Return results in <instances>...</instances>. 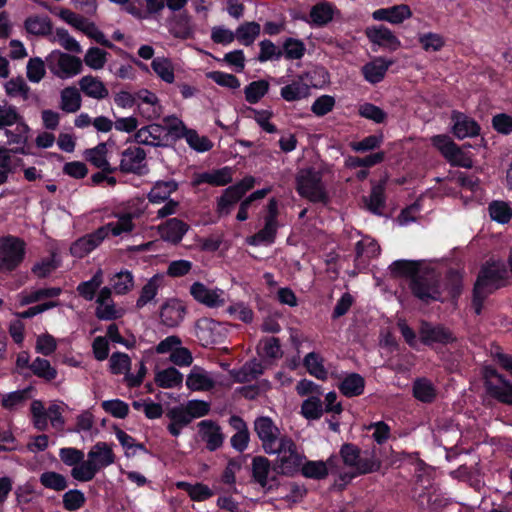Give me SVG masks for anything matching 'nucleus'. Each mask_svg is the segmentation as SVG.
<instances>
[{
	"label": "nucleus",
	"mask_w": 512,
	"mask_h": 512,
	"mask_svg": "<svg viewBox=\"0 0 512 512\" xmlns=\"http://www.w3.org/2000/svg\"><path fill=\"white\" fill-rule=\"evenodd\" d=\"M339 456L346 467L354 469L353 473L341 475L343 481L378 472L382 467V461L377 456L376 447H373L371 451H362L356 444L344 443L340 447Z\"/></svg>",
	"instance_id": "nucleus-1"
},
{
	"label": "nucleus",
	"mask_w": 512,
	"mask_h": 512,
	"mask_svg": "<svg viewBox=\"0 0 512 512\" xmlns=\"http://www.w3.org/2000/svg\"><path fill=\"white\" fill-rule=\"evenodd\" d=\"M506 273L502 262H487L481 267L473 288L472 308L475 314L482 312L485 299L503 285Z\"/></svg>",
	"instance_id": "nucleus-2"
},
{
	"label": "nucleus",
	"mask_w": 512,
	"mask_h": 512,
	"mask_svg": "<svg viewBox=\"0 0 512 512\" xmlns=\"http://www.w3.org/2000/svg\"><path fill=\"white\" fill-rule=\"evenodd\" d=\"M298 193L314 203L328 202V194L322 182V175L314 169H301L296 176Z\"/></svg>",
	"instance_id": "nucleus-3"
},
{
	"label": "nucleus",
	"mask_w": 512,
	"mask_h": 512,
	"mask_svg": "<svg viewBox=\"0 0 512 512\" xmlns=\"http://www.w3.org/2000/svg\"><path fill=\"white\" fill-rule=\"evenodd\" d=\"M410 288L424 302L438 300L440 297L439 278L433 269H421L411 280Z\"/></svg>",
	"instance_id": "nucleus-4"
},
{
	"label": "nucleus",
	"mask_w": 512,
	"mask_h": 512,
	"mask_svg": "<svg viewBox=\"0 0 512 512\" xmlns=\"http://www.w3.org/2000/svg\"><path fill=\"white\" fill-rule=\"evenodd\" d=\"M25 242L14 236L0 238V272L14 270L24 259Z\"/></svg>",
	"instance_id": "nucleus-5"
},
{
	"label": "nucleus",
	"mask_w": 512,
	"mask_h": 512,
	"mask_svg": "<svg viewBox=\"0 0 512 512\" xmlns=\"http://www.w3.org/2000/svg\"><path fill=\"white\" fill-rule=\"evenodd\" d=\"M49 70L58 78L66 79L79 74L82 69V60L76 56L59 50L52 51L46 57Z\"/></svg>",
	"instance_id": "nucleus-6"
},
{
	"label": "nucleus",
	"mask_w": 512,
	"mask_h": 512,
	"mask_svg": "<svg viewBox=\"0 0 512 512\" xmlns=\"http://www.w3.org/2000/svg\"><path fill=\"white\" fill-rule=\"evenodd\" d=\"M251 480L265 492H271L279 486L277 474L271 475V462L265 456H254L252 458Z\"/></svg>",
	"instance_id": "nucleus-7"
},
{
	"label": "nucleus",
	"mask_w": 512,
	"mask_h": 512,
	"mask_svg": "<svg viewBox=\"0 0 512 512\" xmlns=\"http://www.w3.org/2000/svg\"><path fill=\"white\" fill-rule=\"evenodd\" d=\"M255 179L252 176H246L239 183L228 187L218 201V212L222 215L230 213V207L235 204L251 188H253Z\"/></svg>",
	"instance_id": "nucleus-8"
},
{
	"label": "nucleus",
	"mask_w": 512,
	"mask_h": 512,
	"mask_svg": "<svg viewBox=\"0 0 512 512\" xmlns=\"http://www.w3.org/2000/svg\"><path fill=\"white\" fill-rule=\"evenodd\" d=\"M29 127L25 121L18 122L12 127H0V148L8 149L7 146L17 145L16 148H23L28 142Z\"/></svg>",
	"instance_id": "nucleus-9"
},
{
	"label": "nucleus",
	"mask_w": 512,
	"mask_h": 512,
	"mask_svg": "<svg viewBox=\"0 0 512 512\" xmlns=\"http://www.w3.org/2000/svg\"><path fill=\"white\" fill-rule=\"evenodd\" d=\"M146 152L140 147H129L122 152L120 170L124 173L142 174L146 168Z\"/></svg>",
	"instance_id": "nucleus-10"
},
{
	"label": "nucleus",
	"mask_w": 512,
	"mask_h": 512,
	"mask_svg": "<svg viewBox=\"0 0 512 512\" xmlns=\"http://www.w3.org/2000/svg\"><path fill=\"white\" fill-rule=\"evenodd\" d=\"M420 339L425 345L434 343L448 344L455 340L452 332L440 325H432L429 322L422 321L419 329Z\"/></svg>",
	"instance_id": "nucleus-11"
},
{
	"label": "nucleus",
	"mask_w": 512,
	"mask_h": 512,
	"mask_svg": "<svg viewBox=\"0 0 512 512\" xmlns=\"http://www.w3.org/2000/svg\"><path fill=\"white\" fill-rule=\"evenodd\" d=\"M199 435L206 443V448L213 452L219 449L224 441V435L218 424L212 420H203L198 424Z\"/></svg>",
	"instance_id": "nucleus-12"
},
{
	"label": "nucleus",
	"mask_w": 512,
	"mask_h": 512,
	"mask_svg": "<svg viewBox=\"0 0 512 512\" xmlns=\"http://www.w3.org/2000/svg\"><path fill=\"white\" fill-rule=\"evenodd\" d=\"M166 138L165 127L156 123L142 127L135 133V141L137 143L155 147L166 146L163 143V140Z\"/></svg>",
	"instance_id": "nucleus-13"
},
{
	"label": "nucleus",
	"mask_w": 512,
	"mask_h": 512,
	"mask_svg": "<svg viewBox=\"0 0 512 512\" xmlns=\"http://www.w3.org/2000/svg\"><path fill=\"white\" fill-rule=\"evenodd\" d=\"M190 293L196 301L208 307H219L224 305V299L221 297L223 291L219 289H209L203 283H193L190 287Z\"/></svg>",
	"instance_id": "nucleus-14"
},
{
	"label": "nucleus",
	"mask_w": 512,
	"mask_h": 512,
	"mask_svg": "<svg viewBox=\"0 0 512 512\" xmlns=\"http://www.w3.org/2000/svg\"><path fill=\"white\" fill-rule=\"evenodd\" d=\"M254 426L265 451H268V448L272 449L280 436V430L273 423L272 418H256Z\"/></svg>",
	"instance_id": "nucleus-15"
},
{
	"label": "nucleus",
	"mask_w": 512,
	"mask_h": 512,
	"mask_svg": "<svg viewBox=\"0 0 512 512\" xmlns=\"http://www.w3.org/2000/svg\"><path fill=\"white\" fill-rule=\"evenodd\" d=\"M186 314L185 306L178 300H169L161 306V323L169 328L177 327Z\"/></svg>",
	"instance_id": "nucleus-16"
},
{
	"label": "nucleus",
	"mask_w": 512,
	"mask_h": 512,
	"mask_svg": "<svg viewBox=\"0 0 512 512\" xmlns=\"http://www.w3.org/2000/svg\"><path fill=\"white\" fill-rule=\"evenodd\" d=\"M87 459L90 460L95 467L100 471L112 465L115 462L116 456L112 447L107 442H97L88 452Z\"/></svg>",
	"instance_id": "nucleus-17"
},
{
	"label": "nucleus",
	"mask_w": 512,
	"mask_h": 512,
	"mask_svg": "<svg viewBox=\"0 0 512 512\" xmlns=\"http://www.w3.org/2000/svg\"><path fill=\"white\" fill-rule=\"evenodd\" d=\"M105 239V231L97 229L95 232L86 235L73 243L71 253L78 258H82L94 250Z\"/></svg>",
	"instance_id": "nucleus-18"
},
{
	"label": "nucleus",
	"mask_w": 512,
	"mask_h": 512,
	"mask_svg": "<svg viewBox=\"0 0 512 512\" xmlns=\"http://www.w3.org/2000/svg\"><path fill=\"white\" fill-rule=\"evenodd\" d=\"M452 121H453V134L458 139H464L467 137H474L479 134L480 127L479 125L468 116L459 113L454 112L452 114Z\"/></svg>",
	"instance_id": "nucleus-19"
},
{
	"label": "nucleus",
	"mask_w": 512,
	"mask_h": 512,
	"mask_svg": "<svg viewBox=\"0 0 512 512\" xmlns=\"http://www.w3.org/2000/svg\"><path fill=\"white\" fill-rule=\"evenodd\" d=\"M189 226L178 218H171L160 226L161 237L171 243H179L185 233L188 231Z\"/></svg>",
	"instance_id": "nucleus-20"
},
{
	"label": "nucleus",
	"mask_w": 512,
	"mask_h": 512,
	"mask_svg": "<svg viewBox=\"0 0 512 512\" xmlns=\"http://www.w3.org/2000/svg\"><path fill=\"white\" fill-rule=\"evenodd\" d=\"M186 385L191 390L206 391L214 387L215 381L207 371L194 366L186 379Z\"/></svg>",
	"instance_id": "nucleus-21"
},
{
	"label": "nucleus",
	"mask_w": 512,
	"mask_h": 512,
	"mask_svg": "<svg viewBox=\"0 0 512 512\" xmlns=\"http://www.w3.org/2000/svg\"><path fill=\"white\" fill-rule=\"evenodd\" d=\"M176 487L185 491L190 499L195 502L206 501L214 496V491L202 482L192 484L186 481H178Z\"/></svg>",
	"instance_id": "nucleus-22"
},
{
	"label": "nucleus",
	"mask_w": 512,
	"mask_h": 512,
	"mask_svg": "<svg viewBox=\"0 0 512 512\" xmlns=\"http://www.w3.org/2000/svg\"><path fill=\"white\" fill-rule=\"evenodd\" d=\"M278 468H273L276 474L293 475L302 465V456L297 452V448L290 450L287 454L278 456Z\"/></svg>",
	"instance_id": "nucleus-23"
},
{
	"label": "nucleus",
	"mask_w": 512,
	"mask_h": 512,
	"mask_svg": "<svg viewBox=\"0 0 512 512\" xmlns=\"http://www.w3.org/2000/svg\"><path fill=\"white\" fill-rule=\"evenodd\" d=\"M217 324L207 318L200 319L196 322V337L203 346L213 345L217 342Z\"/></svg>",
	"instance_id": "nucleus-24"
},
{
	"label": "nucleus",
	"mask_w": 512,
	"mask_h": 512,
	"mask_svg": "<svg viewBox=\"0 0 512 512\" xmlns=\"http://www.w3.org/2000/svg\"><path fill=\"white\" fill-rule=\"evenodd\" d=\"M230 424L237 429V432L231 437V446L238 452H243L249 443L250 434L243 418H229Z\"/></svg>",
	"instance_id": "nucleus-25"
},
{
	"label": "nucleus",
	"mask_w": 512,
	"mask_h": 512,
	"mask_svg": "<svg viewBox=\"0 0 512 512\" xmlns=\"http://www.w3.org/2000/svg\"><path fill=\"white\" fill-rule=\"evenodd\" d=\"M80 89L89 97L104 99L109 92L102 81L93 76H84L79 81Z\"/></svg>",
	"instance_id": "nucleus-26"
},
{
	"label": "nucleus",
	"mask_w": 512,
	"mask_h": 512,
	"mask_svg": "<svg viewBox=\"0 0 512 512\" xmlns=\"http://www.w3.org/2000/svg\"><path fill=\"white\" fill-rule=\"evenodd\" d=\"M107 146L105 143H100L96 147L86 150L85 158L96 168L101 169L103 172H114L116 168L110 166L106 159Z\"/></svg>",
	"instance_id": "nucleus-27"
},
{
	"label": "nucleus",
	"mask_w": 512,
	"mask_h": 512,
	"mask_svg": "<svg viewBox=\"0 0 512 512\" xmlns=\"http://www.w3.org/2000/svg\"><path fill=\"white\" fill-rule=\"evenodd\" d=\"M392 63V61H385L382 58H378L373 62L367 63L362 68L365 79L370 83L380 82Z\"/></svg>",
	"instance_id": "nucleus-28"
},
{
	"label": "nucleus",
	"mask_w": 512,
	"mask_h": 512,
	"mask_svg": "<svg viewBox=\"0 0 512 512\" xmlns=\"http://www.w3.org/2000/svg\"><path fill=\"white\" fill-rule=\"evenodd\" d=\"M364 387V378L357 373L347 375L338 386L341 393L347 397H354L362 394Z\"/></svg>",
	"instance_id": "nucleus-29"
},
{
	"label": "nucleus",
	"mask_w": 512,
	"mask_h": 512,
	"mask_svg": "<svg viewBox=\"0 0 512 512\" xmlns=\"http://www.w3.org/2000/svg\"><path fill=\"white\" fill-rule=\"evenodd\" d=\"M231 181V169L225 167L213 172L199 174L195 180V184L208 183L215 186H223L230 183Z\"/></svg>",
	"instance_id": "nucleus-30"
},
{
	"label": "nucleus",
	"mask_w": 512,
	"mask_h": 512,
	"mask_svg": "<svg viewBox=\"0 0 512 512\" xmlns=\"http://www.w3.org/2000/svg\"><path fill=\"white\" fill-rule=\"evenodd\" d=\"M369 39L381 46H386L395 50L399 47L400 43L393 33L386 27L380 26L367 32Z\"/></svg>",
	"instance_id": "nucleus-31"
},
{
	"label": "nucleus",
	"mask_w": 512,
	"mask_h": 512,
	"mask_svg": "<svg viewBox=\"0 0 512 512\" xmlns=\"http://www.w3.org/2000/svg\"><path fill=\"white\" fill-rule=\"evenodd\" d=\"M384 190L385 180L373 185L370 195L363 198L367 209L374 214H381V208L385 203Z\"/></svg>",
	"instance_id": "nucleus-32"
},
{
	"label": "nucleus",
	"mask_w": 512,
	"mask_h": 512,
	"mask_svg": "<svg viewBox=\"0 0 512 512\" xmlns=\"http://www.w3.org/2000/svg\"><path fill=\"white\" fill-rule=\"evenodd\" d=\"M334 7L328 2L314 5L310 11L311 22L316 26H324L333 19Z\"/></svg>",
	"instance_id": "nucleus-33"
},
{
	"label": "nucleus",
	"mask_w": 512,
	"mask_h": 512,
	"mask_svg": "<svg viewBox=\"0 0 512 512\" xmlns=\"http://www.w3.org/2000/svg\"><path fill=\"white\" fill-rule=\"evenodd\" d=\"M81 107V95L75 87H67L61 91L60 108L67 113H75Z\"/></svg>",
	"instance_id": "nucleus-34"
},
{
	"label": "nucleus",
	"mask_w": 512,
	"mask_h": 512,
	"mask_svg": "<svg viewBox=\"0 0 512 512\" xmlns=\"http://www.w3.org/2000/svg\"><path fill=\"white\" fill-rule=\"evenodd\" d=\"M420 263L416 261L397 260L393 262L389 269L393 277H411V280L421 270Z\"/></svg>",
	"instance_id": "nucleus-35"
},
{
	"label": "nucleus",
	"mask_w": 512,
	"mask_h": 512,
	"mask_svg": "<svg viewBox=\"0 0 512 512\" xmlns=\"http://www.w3.org/2000/svg\"><path fill=\"white\" fill-rule=\"evenodd\" d=\"M310 87L302 80H297L281 89V96L286 101H296L309 95Z\"/></svg>",
	"instance_id": "nucleus-36"
},
{
	"label": "nucleus",
	"mask_w": 512,
	"mask_h": 512,
	"mask_svg": "<svg viewBox=\"0 0 512 512\" xmlns=\"http://www.w3.org/2000/svg\"><path fill=\"white\" fill-rule=\"evenodd\" d=\"M60 293L61 289L57 287L42 288L29 293L23 292L19 295V302L21 306H25L43 299L56 297Z\"/></svg>",
	"instance_id": "nucleus-37"
},
{
	"label": "nucleus",
	"mask_w": 512,
	"mask_h": 512,
	"mask_svg": "<svg viewBox=\"0 0 512 512\" xmlns=\"http://www.w3.org/2000/svg\"><path fill=\"white\" fill-rule=\"evenodd\" d=\"M134 228V224L132 222L131 214H123L118 217L116 222H110L107 225L100 227L99 229H103L105 231V238L109 233H112L114 236H118L122 233L131 232Z\"/></svg>",
	"instance_id": "nucleus-38"
},
{
	"label": "nucleus",
	"mask_w": 512,
	"mask_h": 512,
	"mask_svg": "<svg viewBox=\"0 0 512 512\" xmlns=\"http://www.w3.org/2000/svg\"><path fill=\"white\" fill-rule=\"evenodd\" d=\"M263 373V366L257 360L247 362L241 369L233 372L234 379L239 383H244L256 379Z\"/></svg>",
	"instance_id": "nucleus-39"
},
{
	"label": "nucleus",
	"mask_w": 512,
	"mask_h": 512,
	"mask_svg": "<svg viewBox=\"0 0 512 512\" xmlns=\"http://www.w3.org/2000/svg\"><path fill=\"white\" fill-rule=\"evenodd\" d=\"M39 482L43 487L58 492L68 487L66 477L55 471H45L40 474Z\"/></svg>",
	"instance_id": "nucleus-40"
},
{
	"label": "nucleus",
	"mask_w": 512,
	"mask_h": 512,
	"mask_svg": "<svg viewBox=\"0 0 512 512\" xmlns=\"http://www.w3.org/2000/svg\"><path fill=\"white\" fill-rule=\"evenodd\" d=\"M277 222L265 220V226L253 236L247 238L250 245L271 244L274 242L277 233Z\"/></svg>",
	"instance_id": "nucleus-41"
},
{
	"label": "nucleus",
	"mask_w": 512,
	"mask_h": 512,
	"mask_svg": "<svg viewBox=\"0 0 512 512\" xmlns=\"http://www.w3.org/2000/svg\"><path fill=\"white\" fill-rule=\"evenodd\" d=\"M260 30V25L257 22H245L237 28L236 39L243 45L249 46L259 36Z\"/></svg>",
	"instance_id": "nucleus-42"
},
{
	"label": "nucleus",
	"mask_w": 512,
	"mask_h": 512,
	"mask_svg": "<svg viewBox=\"0 0 512 512\" xmlns=\"http://www.w3.org/2000/svg\"><path fill=\"white\" fill-rule=\"evenodd\" d=\"M182 381L183 375L174 367L161 370L155 376V382L163 388L177 387Z\"/></svg>",
	"instance_id": "nucleus-43"
},
{
	"label": "nucleus",
	"mask_w": 512,
	"mask_h": 512,
	"mask_svg": "<svg viewBox=\"0 0 512 512\" xmlns=\"http://www.w3.org/2000/svg\"><path fill=\"white\" fill-rule=\"evenodd\" d=\"M25 28L30 34L44 36L51 32L52 25L46 16H33L26 19Z\"/></svg>",
	"instance_id": "nucleus-44"
},
{
	"label": "nucleus",
	"mask_w": 512,
	"mask_h": 512,
	"mask_svg": "<svg viewBox=\"0 0 512 512\" xmlns=\"http://www.w3.org/2000/svg\"><path fill=\"white\" fill-rule=\"evenodd\" d=\"M487 392L500 402L512 405V383L505 378L495 383V385L489 382V390Z\"/></svg>",
	"instance_id": "nucleus-45"
},
{
	"label": "nucleus",
	"mask_w": 512,
	"mask_h": 512,
	"mask_svg": "<svg viewBox=\"0 0 512 512\" xmlns=\"http://www.w3.org/2000/svg\"><path fill=\"white\" fill-rule=\"evenodd\" d=\"M11 153L25 154L26 152L23 148H0V185L6 183L8 175L13 172Z\"/></svg>",
	"instance_id": "nucleus-46"
},
{
	"label": "nucleus",
	"mask_w": 512,
	"mask_h": 512,
	"mask_svg": "<svg viewBox=\"0 0 512 512\" xmlns=\"http://www.w3.org/2000/svg\"><path fill=\"white\" fill-rule=\"evenodd\" d=\"M177 189V184L173 181L157 182L148 194L150 202L158 203L166 200L172 192Z\"/></svg>",
	"instance_id": "nucleus-47"
},
{
	"label": "nucleus",
	"mask_w": 512,
	"mask_h": 512,
	"mask_svg": "<svg viewBox=\"0 0 512 512\" xmlns=\"http://www.w3.org/2000/svg\"><path fill=\"white\" fill-rule=\"evenodd\" d=\"M59 16L65 22L82 31L86 35H88V31H91V27H94L95 25L93 22L88 21L84 17L77 15L69 9H61Z\"/></svg>",
	"instance_id": "nucleus-48"
},
{
	"label": "nucleus",
	"mask_w": 512,
	"mask_h": 512,
	"mask_svg": "<svg viewBox=\"0 0 512 512\" xmlns=\"http://www.w3.org/2000/svg\"><path fill=\"white\" fill-rule=\"evenodd\" d=\"M302 475L309 479L322 480L328 476L327 464L324 461H307L301 469Z\"/></svg>",
	"instance_id": "nucleus-49"
},
{
	"label": "nucleus",
	"mask_w": 512,
	"mask_h": 512,
	"mask_svg": "<svg viewBox=\"0 0 512 512\" xmlns=\"http://www.w3.org/2000/svg\"><path fill=\"white\" fill-rule=\"evenodd\" d=\"M31 388L14 391L4 394L1 400V405L7 410H13L22 406L30 398Z\"/></svg>",
	"instance_id": "nucleus-50"
},
{
	"label": "nucleus",
	"mask_w": 512,
	"mask_h": 512,
	"mask_svg": "<svg viewBox=\"0 0 512 512\" xmlns=\"http://www.w3.org/2000/svg\"><path fill=\"white\" fill-rule=\"evenodd\" d=\"M98 472V468L87 459L72 468L71 476L77 481L88 482L91 481Z\"/></svg>",
	"instance_id": "nucleus-51"
},
{
	"label": "nucleus",
	"mask_w": 512,
	"mask_h": 512,
	"mask_svg": "<svg viewBox=\"0 0 512 512\" xmlns=\"http://www.w3.org/2000/svg\"><path fill=\"white\" fill-rule=\"evenodd\" d=\"M151 67L163 81L167 83L174 81V69L169 59L157 57L152 61Z\"/></svg>",
	"instance_id": "nucleus-52"
},
{
	"label": "nucleus",
	"mask_w": 512,
	"mask_h": 512,
	"mask_svg": "<svg viewBox=\"0 0 512 512\" xmlns=\"http://www.w3.org/2000/svg\"><path fill=\"white\" fill-rule=\"evenodd\" d=\"M5 91L10 97H21L23 100L30 97V87L21 77L10 79L5 84Z\"/></svg>",
	"instance_id": "nucleus-53"
},
{
	"label": "nucleus",
	"mask_w": 512,
	"mask_h": 512,
	"mask_svg": "<svg viewBox=\"0 0 512 512\" xmlns=\"http://www.w3.org/2000/svg\"><path fill=\"white\" fill-rule=\"evenodd\" d=\"M490 217L501 224H505L512 218V209L504 201H493L489 205Z\"/></svg>",
	"instance_id": "nucleus-54"
},
{
	"label": "nucleus",
	"mask_w": 512,
	"mask_h": 512,
	"mask_svg": "<svg viewBox=\"0 0 512 512\" xmlns=\"http://www.w3.org/2000/svg\"><path fill=\"white\" fill-rule=\"evenodd\" d=\"M187 144L197 152L209 151L213 144L206 136H200L195 130L188 129L184 134Z\"/></svg>",
	"instance_id": "nucleus-55"
},
{
	"label": "nucleus",
	"mask_w": 512,
	"mask_h": 512,
	"mask_svg": "<svg viewBox=\"0 0 512 512\" xmlns=\"http://www.w3.org/2000/svg\"><path fill=\"white\" fill-rule=\"evenodd\" d=\"M63 507L67 511H76L84 506L86 497L78 489H71L64 493L62 497Z\"/></svg>",
	"instance_id": "nucleus-56"
},
{
	"label": "nucleus",
	"mask_w": 512,
	"mask_h": 512,
	"mask_svg": "<svg viewBox=\"0 0 512 512\" xmlns=\"http://www.w3.org/2000/svg\"><path fill=\"white\" fill-rule=\"evenodd\" d=\"M304 365L311 375L321 380L326 379L327 371L325 370L322 364V359L318 354L314 352L307 354L304 359Z\"/></svg>",
	"instance_id": "nucleus-57"
},
{
	"label": "nucleus",
	"mask_w": 512,
	"mask_h": 512,
	"mask_svg": "<svg viewBox=\"0 0 512 512\" xmlns=\"http://www.w3.org/2000/svg\"><path fill=\"white\" fill-rule=\"evenodd\" d=\"M268 88L269 84L265 80L251 82L245 88L246 100L251 104L258 102L267 93Z\"/></svg>",
	"instance_id": "nucleus-58"
},
{
	"label": "nucleus",
	"mask_w": 512,
	"mask_h": 512,
	"mask_svg": "<svg viewBox=\"0 0 512 512\" xmlns=\"http://www.w3.org/2000/svg\"><path fill=\"white\" fill-rule=\"evenodd\" d=\"M414 396L423 402H431L435 397L432 383L426 379H419L413 385Z\"/></svg>",
	"instance_id": "nucleus-59"
},
{
	"label": "nucleus",
	"mask_w": 512,
	"mask_h": 512,
	"mask_svg": "<svg viewBox=\"0 0 512 512\" xmlns=\"http://www.w3.org/2000/svg\"><path fill=\"white\" fill-rule=\"evenodd\" d=\"M53 41L58 42L67 51L74 53L82 52L80 44L63 28L56 29Z\"/></svg>",
	"instance_id": "nucleus-60"
},
{
	"label": "nucleus",
	"mask_w": 512,
	"mask_h": 512,
	"mask_svg": "<svg viewBox=\"0 0 512 512\" xmlns=\"http://www.w3.org/2000/svg\"><path fill=\"white\" fill-rule=\"evenodd\" d=\"M21 121H24V119L15 106L0 103V127H12Z\"/></svg>",
	"instance_id": "nucleus-61"
},
{
	"label": "nucleus",
	"mask_w": 512,
	"mask_h": 512,
	"mask_svg": "<svg viewBox=\"0 0 512 512\" xmlns=\"http://www.w3.org/2000/svg\"><path fill=\"white\" fill-rule=\"evenodd\" d=\"M46 74L45 62L39 58H30L27 63V78L33 83L40 82Z\"/></svg>",
	"instance_id": "nucleus-62"
},
{
	"label": "nucleus",
	"mask_w": 512,
	"mask_h": 512,
	"mask_svg": "<svg viewBox=\"0 0 512 512\" xmlns=\"http://www.w3.org/2000/svg\"><path fill=\"white\" fill-rule=\"evenodd\" d=\"M163 122L166 125L165 132L167 136L172 135L175 139L183 138L184 134L189 129L186 127L182 120L174 115L165 117Z\"/></svg>",
	"instance_id": "nucleus-63"
},
{
	"label": "nucleus",
	"mask_w": 512,
	"mask_h": 512,
	"mask_svg": "<svg viewBox=\"0 0 512 512\" xmlns=\"http://www.w3.org/2000/svg\"><path fill=\"white\" fill-rule=\"evenodd\" d=\"M32 372L41 378L46 380H52L56 377V370L50 365V362L43 358H36L30 365Z\"/></svg>",
	"instance_id": "nucleus-64"
}]
</instances>
